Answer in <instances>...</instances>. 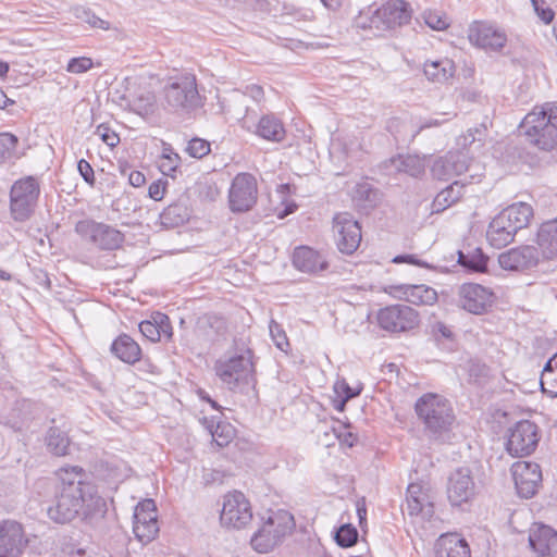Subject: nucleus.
<instances>
[{"label":"nucleus","mask_w":557,"mask_h":557,"mask_svg":"<svg viewBox=\"0 0 557 557\" xmlns=\"http://www.w3.org/2000/svg\"><path fill=\"white\" fill-rule=\"evenodd\" d=\"M294 267L305 273H317L327 268V261L317 250L308 246H299L293 252Z\"/></svg>","instance_id":"obj_26"},{"label":"nucleus","mask_w":557,"mask_h":557,"mask_svg":"<svg viewBox=\"0 0 557 557\" xmlns=\"http://www.w3.org/2000/svg\"><path fill=\"white\" fill-rule=\"evenodd\" d=\"M470 157L468 151L455 150L448 151L444 157L435 160L431 168L432 175L437 180L447 181L454 176H459L469 171Z\"/></svg>","instance_id":"obj_22"},{"label":"nucleus","mask_w":557,"mask_h":557,"mask_svg":"<svg viewBox=\"0 0 557 557\" xmlns=\"http://www.w3.org/2000/svg\"><path fill=\"white\" fill-rule=\"evenodd\" d=\"M435 557H471V550L468 542L458 534H442L435 543Z\"/></svg>","instance_id":"obj_28"},{"label":"nucleus","mask_w":557,"mask_h":557,"mask_svg":"<svg viewBox=\"0 0 557 557\" xmlns=\"http://www.w3.org/2000/svg\"><path fill=\"white\" fill-rule=\"evenodd\" d=\"M206 428L210 432L213 442L219 447L227 446L235 436L234 426L222 420L215 421V418L205 419Z\"/></svg>","instance_id":"obj_33"},{"label":"nucleus","mask_w":557,"mask_h":557,"mask_svg":"<svg viewBox=\"0 0 557 557\" xmlns=\"http://www.w3.org/2000/svg\"><path fill=\"white\" fill-rule=\"evenodd\" d=\"M487 260V257L482 252L480 248H475L468 252H458L459 264L472 272L486 271Z\"/></svg>","instance_id":"obj_38"},{"label":"nucleus","mask_w":557,"mask_h":557,"mask_svg":"<svg viewBox=\"0 0 557 557\" xmlns=\"http://www.w3.org/2000/svg\"><path fill=\"white\" fill-rule=\"evenodd\" d=\"M139 331L143 334V336L148 338L150 342L156 343L161 341L162 338L153 319L141 321L139 323Z\"/></svg>","instance_id":"obj_57"},{"label":"nucleus","mask_w":557,"mask_h":557,"mask_svg":"<svg viewBox=\"0 0 557 557\" xmlns=\"http://www.w3.org/2000/svg\"><path fill=\"white\" fill-rule=\"evenodd\" d=\"M535 242L543 261L557 258V216L540 225Z\"/></svg>","instance_id":"obj_24"},{"label":"nucleus","mask_w":557,"mask_h":557,"mask_svg":"<svg viewBox=\"0 0 557 557\" xmlns=\"http://www.w3.org/2000/svg\"><path fill=\"white\" fill-rule=\"evenodd\" d=\"M394 290V295L399 298H404L406 301L411 302L413 305L420 306H430L436 302L437 293L434 288L426 286L424 284L420 285H409L401 284L392 286Z\"/></svg>","instance_id":"obj_25"},{"label":"nucleus","mask_w":557,"mask_h":557,"mask_svg":"<svg viewBox=\"0 0 557 557\" xmlns=\"http://www.w3.org/2000/svg\"><path fill=\"white\" fill-rule=\"evenodd\" d=\"M59 478H60V482H61L59 487H64L65 485H67V483H76V482H81L82 485H94L92 483L87 482L85 480V472H84L83 468L77 467V466L70 467V468H61L59 470Z\"/></svg>","instance_id":"obj_43"},{"label":"nucleus","mask_w":557,"mask_h":557,"mask_svg":"<svg viewBox=\"0 0 557 557\" xmlns=\"http://www.w3.org/2000/svg\"><path fill=\"white\" fill-rule=\"evenodd\" d=\"M210 143L201 138H193L188 141L186 152L197 159H201L210 152Z\"/></svg>","instance_id":"obj_49"},{"label":"nucleus","mask_w":557,"mask_h":557,"mask_svg":"<svg viewBox=\"0 0 557 557\" xmlns=\"http://www.w3.org/2000/svg\"><path fill=\"white\" fill-rule=\"evenodd\" d=\"M530 547L539 557L557 554V532L546 524H534L529 534Z\"/></svg>","instance_id":"obj_23"},{"label":"nucleus","mask_w":557,"mask_h":557,"mask_svg":"<svg viewBox=\"0 0 557 557\" xmlns=\"http://www.w3.org/2000/svg\"><path fill=\"white\" fill-rule=\"evenodd\" d=\"M376 321L381 329L391 333H400L418 326L419 314L407 305H392L377 311Z\"/></svg>","instance_id":"obj_13"},{"label":"nucleus","mask_w":557,"mask_h":557,"mask_svg":"<svg viewBox=\"0 0 557 557\" xmlns=\"http://www.w3.org/2000/svg\"><path fill=\"white\" fill-rule=\"evenodd\" d=\"M533 9L536 15L545 23L549 24L553 22L555 13L554 11L546 5L545 0H531Z\"/></svg>","instance_id":"obj_54"},{"label":"nucleus","mask_w":557,"mask_h":557,"mask_svg":"<svg viewBox=\"0 0 557 557\" xmlns=\"http://www.w3.org/2000/svg\"><path fill=\"white\" fill-rule=\"evenodd\" d=\"M511 471L519 496L533 497L542 483L541 467L531 461H518L513 463Z\"/></svg>","instance_id":"obj_19"},{"label":"nucleus","mask_w":557,"mask_h":557,"mask_svg":"<svg viewBox=\"0 0 557 557\" xmlns=\"http://www.w3.org/2000/svg\"><path fill=\"white\" fill-rule=\"evenodd\" d=\"M252 357V351L247 348L220 358L214 364L215 374L230 391L248 392L257 383Z\"/></svg>","instance_id":"obj_5"},{"label":"nucleus","mask_w":557,"mask_h":557,"mask_svg":"<svg viewBox=\"0 0 557 557\" xmlns=\"http://www.w3.org/2000/svg\"><path fill=\"white\" fill-rule=\"evenodd\" d=\"M414 411L429 438L443 440L450 432L455 422L451 404L444 396L426 393L419 397Z\"/></svg>","instance_id":"obj_2"},{"label":"nucleus","mask_w":557,"mask_h":557,"mask_svg":"<svg viewBox=\"0 0 557 557\" xmlns=\"http://www.w3.org/2000/svg\"><path fill=\"white\" fill-rule=\"evenodd\" d=\"M149 518L158 519L156 503L150 498L137 504L134 511V522H141Z\"/></svg>","instance_id":"obj_47"},{"label":"nucleus","mask_w":557,"mask_h":557,"mask_svg":"<svg viewBox=\"0 0 557 557\" xmlns=\"http://www.w3.org/2000/svg\"><path fill=\"white\" fill-rule=\"evenodd\" d=\"M539 441L537 425L529 420H521L509 430L506 449L512 457L528 456L535 450Z\"/></svg>","instance_id":"obj_14"},{"label":"nucleus","mask_w":557,"mask_h":557,"mask_svg":"<svg viewBox=\"0 0 557 557\" xmlns=\"http://www.w3.org/2000/svg\"><path fill=\"white\" fill-rule=\"evenodd\" d=\"M152 319L160 332L161 337L166 339L172 337V325L169 317L164 313L157 312L152 315Z\"/></svg>","instance_id":"obj_55"},{"label":"nucleus","mask_w":557,"mask_h":557,"mask_svg":"<svg viewBox=\"0 0 557 557\" xmlns=\"http://www.w3.org/2000/svg\"><path fill=\"white\" fill-rule=\"evenodd\" d=\"M341 445L351 448L358 442L357 434L352 433L348 428H344L337 435Z\"/></svg>","instance_id":"obj_60"},{"label":"nucleus","mask_w":557,"mask_h":557,"mask_svg":"<svg viewBox=\"0 0 557 557\" xmlns=\"http://www.w3.org/2000/svg\"><path fill=\"white\" fill-rule=\"evenodd\" d=\"M543 262L539 249L533 245L510 248L498 256L502 269L512 272H525Z\"/></svg>","instance_id":"obj_15"},{"label":"nucleus","mask_w":557,"mask_h":557,"mask_svg":"<svg viewBox=\"0 0 557 557\" xmlns=\"http://www.w3.org/2000/svg\"><path fill=\"white\" fill-rule=\"evenodd\" d=\"M181 158L174 152L171 146H164L159 161V169L163 174L175 172L180 165Z\"/></svg>","instance_id":"obj_44"},{"label":"nucleus","mask_w":557,"mask_h":557,"mask_svg":"<svg viewBox=\"0 0 557 557\" xmlns=\"http://www.w3.org/2000/svg\"><path fill=\"white\" fill-rule=\"evenodd\" d=\"M77 170H78L81 176L83 177V180L87 184H89V185L95 184V173H94V170L88 161H86L85 159H81L77 162Z\"/></svg>","instance_id":"obj_58"},{"label":"nucleus","mask_w":557,"mask_h":557,"mask_svg":"<svg viewBox=\"0 0 557 557\" xmlns=\"http://www.w3.org/2000/svg\"><path fill=\"white\" fill-rule=\"evenodd\" d=\"M411 18L410 4L405 0H388L381 7L369 5L360 12L359 26L386 30L406 24Z\"/></svg>","instance_id":"obj_7"},{"label":"nucleus","mask_w":557,"mask_h":557,"mask_svg":"<svg viewBox=\"0 0 557 557\" xmlns=\"http://www.w3.org/2000/svg\"><path fill=\"white\" fill-rule=\"evenodd\" d=\"M133 531L139 542L143 544L150 543L159 533L158 519L149 518L141 522H134Z\"/></svg>","instance_id":"obj_41"},{"label":"nucleus","mask_w":557,"mask_h":557,"mask_svg":"<svg viewBox=\"0 0 557 557\" xmlns=\"http://www.w3.org/2000/svg\"><path fill=\"white\" fill-rule=\"evenodd\" d=\"M258 199L256 177L250 173H238L232 181L228 190V205L234 213L251 210Z\"/></svg>","instance_id":"obj_11"},{"label":"nucleus","mask_w":557,"mask_h":557,"mask_svg":"<svg viewBox=\"0 0 557 557\" xmlns=\"http://www.w3.org/2000/svg\"><path fill=\"white\" fill-rule=\"evenodd\" d=\"M486 136V128L480 125L474 128H469L465 135L457 138V146L459 150L466 151L468 147H471L475 143H479L478 147L482 145Z\"/></svg>","instance_id":"obj_42"},{"label":"nucleus","mask_w":557,"mask_h":557,"mask_svg":"<svg viewBox=\"0 0 557 557\" xmlns=\"http://www.w3.org/2000/svg\"><path fill=\"white\" fill-rule=\"evenodd\" d=\"M188 220L189 210L184 203L181 202H175L168 206L160 213V223L168 228H173L183 225Z\"/></svg>","instance_id":"obj_34"},{"label":"nucleus","mask_w":557,"mask_h":557,"mask_svg":"<svg viewBox=\"0 0 557 557\" xmlns=\"http://www.w3.org/2000/svg\"><path fill=\"white\" fill-rule=\"evenodd\" d=\"M75 232L81 238L100 250H115L124 243L125 236L117 228L91 219H84L75 224Z\"/></svg>","instance_id":"obj_10"},{"label":"nucleus","mask_w":557,"mask_h":557,"mask_svg":"<svg viewBox=\"0 0 557 557\" xmlns=\"http://www.w3.org/2000/svg\"><path fill=\"white\" fill-rule=\"evenodd\" d=\"M27 543L20 522L15 520L0 522V557H21Z\"/></svg>","instance_id":"obj_20"},{"label":"nucleus","mask_w":557,"mask_h":557,"mask_svg":"<svg viewBox=\"0 0 557 557\" xmlns=\"http://www.w3.org/2000/svg\"><path fill=\"white\" fill-rule=\"evenodd\" d=\"M475 493L476 485L472 471L468 467H460L450 473L447 483V497L453 506L469 503Z\"/></svg>","instance_id":"obj_17"},{"label":"nucleus","mask_w":557,"mask_h":557,"mask_svg":"<svg viewBox=\"0 0 557 557\" xmlns=\"http://www.w3.org/2000/svg\"><path fill=\"white\" fill-rule=\"evenodd\" d=\"M255 133L269 141L280 143L285 137V128L281 120L274 115L262 116L257 126Z\"/></svg>","instance_id":"obj_32"},{"label":"nucleus","mask_w":557,"mask_h":557,"mask_svg":"<svg viewBox=\"0 0 557 557\" xmlns=\"http://www.w3.org/2000/svg\"><path fill=\"white\" fill-rule=\"evenodd\" d=\"M358 540V531L351 524H343L335 532V541L341 547H350Z\"/></svg>","instance_id":"obj_46"},{"label":"nucleus","mask_w":557,"mask_h":557,"mask_svg":"<svg viewBox=\"0 0 557 557\" xmlns=\"http://www.w3.org/2000/svg\"><path fill=\"white\" fill-rule=\"evenodd\" d=\"M357 516L359 518L360 524L367 519V508L364 500H358L356 505Z\"/></svg>","instance_id":"obj_64"},{"label":"nucleus","mask_w":557,"mask_h":557,"mask_svg":"<svg viewBox=\"0 0 557 557\" xmlns=\"http://www.w3.org/2000/svg\"><path fill=\"white\" fill-rule=\"evenodd\" d=\"M269 330L275 346L286 352L289 348V342L282 326L275 321H271Z\"/></svg>","instance_id":"obj_50"},{"label":"nucleus","mask_w":557,"mask_h":557,"mask_svg":"<svg viewBox=\"0 0 557 557\" xmlns=\"http://www.w3.org/2000/svg\"><path fill=\"white\" fill-rule=\"evenodd\" d=\"M128 182L134 187H140L146 183V177L140 171H132L128 175Z\"/></svg>","instance_id":"obj_63"},{"label":"nucleus","mask_w":557,"mask_h":557,"mask_svg":"<svg viewBox=\"0 0 557 557\" xmlns=\"http://www.w3.org/2000/svg\"><path fill=\"white\" fill-rule=\"evenodd\" d=\"M471 181L459 180L455 181L453 184L441 190L434 198L432 202V213H441L455 202H457L462 196V188L473 181L480 182L481 175L471 174Z\"/></svg>","instance_id":"obj_27"},{"label":"nucleus","mask_w":557,"mask_h":557,"mask_svg":"<svg viewBox=\"0 0 557 557\" xmlns=\"http://www.w3.org/2000/svg\"><path fill=\"white\" fill-rule=\"evenodd\" d=\"M354 200L366 209L374 208L380 201V193L368 182L358 183L354 189Z\"/></svg>","instance_id":"obj_39"},{"label":"nucleus","mask_w":557,"mask_h":557,"mask_svg":"<svg viewBox=\"0 0 557 557\" xmlns=\"http://www.w3.org/2000/svg\"><path fill=\"white\" fill-rule=\"evenodd\" d=\"M388 168L398 173H406L412 177H419L425 171V163L423 158L416 154H398L389 159Z\"/></svg>","instance_id":"obj_31"},{"label":"nucleus","mask_w":557,"mask_h":557,"mask_svg":"<svg viewBox=\"0 0 557 557\" xmlns=\"http://www.w3.org/2000/svg\"><path fill=\"white\" fill-rule=\"evenodd\" d=\"M40 183L35 176L28 175L13 183L10 189V214L14 221H27L38 203Z\"/></svg>","instance_id":"obj_9"},{"label":"nucleus","mask_w":557,"mask_h":557,"mask_svg":"<svg viewBox=\"0 0 557 557\" xmlns=\"http://www.w3.org/2000/svg\"><path fill=\"white\" fill-rule=\"evenodd\" d=\"M519 128L527 141L544 151L557 146V103L536 106L521 121Z\"/></svg>","instance_id":"obj_3"},{"label":"nucleus","mask_w":557,"mask_h":557,"mask_svg":"<svg viewBox=\"0 0 557 557\" xmlns=\"http://www.w3.org/2000/svg\"><path fill=\"white\" fill-rule=\"evenodd\" d=\"M94 62L88 57H77L69 60L66 71L73 74H82L89 71Z\"/></svg>","instance_id":"obj_53"},{"label":"nucleus","mask_w":557,"mask_h":557,"mask_svg":"<svg viewBox=\"0 0 557 557\" xmlns=\"http://www.w3.org/2000/svg\"><path fill=\"white\" fill-rule=\"evenodd\" d=\"M541 389L550 397H557V352L547 360L540 379Z\"/></svg>","instance_id":"obj_36"},{"label":"nucleus","mask_w":557,"mask_h":557,"mask_svg":"<svg viewBox=\"0 0 557 557\" xmlns=\"http://www.w3.org/2000/svg\"><path fill=\"white\" fill-rule=\"evenodd\" d=\"M96 134L101 140L111 148H114L120 143L117 134L108 127L106 124H100L96 128Z\"/></svg>","instance_id":"obj_56"},{"label":"nucleus","mask_w":557,"mask_h":557,"mask_svg":"<svg viewBox=\"0 0 557 557\" xmlns=\"http://www.w3.org/2000/svg\"><path fill=\"white\" fill-rule=\"evenodd\" d=\"M18 138L11 133H0V163L14 162L21 158Z\"/></svg>","instance_id":"obj_40"},{"label":"nucleus","mask_w":557,"mask_h":557,"mask_svg":"<svg viewBox=\"0 0 557 557\" xmlns=\"http://www.w3.org/2000/svg\"><path fill=\"white\" fill-rule=\"evenodd\" d=\"M393 262L394 263H409V264L418 265L421 268H428V269L431 268V265L428 262L418 259L414 255H398V256L394 257Z\"/></svg>","instance_id":"obj_62"},{"label":"nucleus","mask_w":557,"mask_h":557,"mask_svg":"<svg viewBox=\"0 0 557 557\" xmlns=\"http://www.w3.org/2000/svg\"><path fill=\"white\" fill-rule=\"evenodd\" d=\"M104 507L106 503L98 495L95 485L67 483L64 487H58L54 499L47 507V515L52 521L63 524L78 516L87 519L102 512Z\"/></svg>","instance_id":"obj_1"},{"label":"nucleus","mask_w":557,"mask_h":557,"mask_svg":"<svg viewBox=\"0 0 557 557\" xmlns=\"http://www.w3.org/2000/svg\"><path fill=\"white\" fill-rule=\"evenodd\" d=\"M74 13L77 18L89 24L94 28H100L104 30L110 28V23L97 16L94 12H91L90 9L77 7L75 8Z\"/></svg>","instance_id":"obj_45"},{"label":"nucleus","mask_w":557,"mask_h":557,"mask_svg":"<svg viewBox=\"0 0 557 557\" xmlns=\"http://www.w3.org/2000/svg\"><path fill=\"white\" fill-rule=\"evenodd\" d=\"M422 16L425 24L434 30H444L449 26V20L443 12L429 10Z\"/></svg>","instance_id":"obj_48"},{"label":"nucleus","mask_w":557,"mask_h":557,"mask_svg":"<svg viewBox=\"0 0 557 557\" xmlns=\"http://www.w3.org/2000/svg\"><path fill=\"white\" fill-rule=\"evenodd\" d=\"M336 244L341 252L351 255L361 242V226L350 213L342 212L334 216Z\"/></svg>","instance_id":"obj_16"},{"label":"nucleus","mask_w":557,"mask_h":557,"mask_svg":"<svg viewBox=\"0 0 557 557\" xmlns=\"http://www.w3.org/2000/svg\"><path fill=\"white\" fill-rule=\"evenodd\" d=\"M459 305L470 313L482 314L493 304V292L480 284L465 283L458 290Z\"/></svg>","instance_id":"obj_21"},{"label":"nucleus","mask_w":557,"mask_h":557,"mask_svg":"<svg viewBox=\"0 0 557 557\" xmlns=\"http://www.w3.org/2000/svg\"><path fill=\"white\" fill-rule=\"evenodd\" d=\"M252 520L250 503L242 492L228 493L224 496L220 515L221 524L228 529L240 530Z\"/></svg>","instance_id":"obj_12"},{"label":"nucleus","mask_w":557,"mask_h":557,"mask_svg":"<svg viewBox=\"0 0 557 557\" xmlns=\"http://www.w3.org/2000/svg\"><path fill=\"white\" fill-rule=\"evenodd\" d=\"M446 120L437 119V117H428L419 121H410V133L411 138L413 139L417 135H419L422 131L431 127L441 126Z\"/></svg>","instance_id":"obj_52"},{"label":"nucleus","mask_w":557,"mask_h":557,"mask_svg":"<svg viewBox=\"0 0 557 557\" xmlns=\"http://www.w3.org/2000/svg\"><path fill=\"white\" fill-rule=\"evenodd\" d=\"M467 36L471 45L485 50L498 51L507 42L503 30L483 21H473L468 27Z\"/></svg>","instance_id":"obj_18"},{"label":"nucleus","mask_w":557,"mask_h":557,"mask_svg":"<svg viewBox=\"0 0 557 557\" xmlns=\"http://www.w3.org/2000/svg\"><path fill=\"white\" fill-rule=\"evenodd\" d=\"M362 387H350L349 384L343 379L337 380L334 384V392L338 397H343L344 401H348L360 395Z\"/></svg>","instance_id":"obj_51"},{"label":"nucleus","mask_w":557,"mask_h":557,"mask_svg":"<svg viewBox=\"0 0 557 557\" xmlns=\"http://www.w3.org/2000/svg\"><path fill=\"white\" fill-rule=\"evenodd\" d=\"M409 128L410 129V121L404 122L398 117L391 119L387 123V129L391 132L395 137H398L403 134V131Z\"/></svg>","instance_id":"obj_61"},{"label":"nucleus","mask_w":557,"mask_h":557,"mask_svg":"<svg viewBox=\"0 0 557 557\" xmlns=\"http://www.w3.org/2000/svg\"><path fill=\"white\" fill-rule=\"evenodd\" d=\"M407 510L410 516H418L428 509L431 511V504L426 500V496L419 484H409L407 488Z\"/></svg>","instance_id":"obj_35"},{"label":"nucleus","mask_w":557,"mask_h":557,"mask_svg":"<svg viewBox=\"0 0 557 557\" xmlns=\"http://www.w3.org/2000/svg\"><path fill=\"white\" fill-rule=\"evenodd\" d=\"M456 67L453 60L448 58L431 61L423 64V73L430 82L446 83L455 74Z\"/></svg>","instance_id":"obj_30"},{"label":"nucleus","mask_w":557,"mask_h":557,"mask_svg":"<svg viewBox=\"0 0 557 557\" xmlns=\"http://www.w3.org/2000/svg\"><path fill=\"white\" fill-rule=\"evenodd\" d=\"M164 100L174 111L191 112L202 106V98L193 74H182L172 78L164 87Z\"/></svg>","instance_id":"obj_8"},{"label":"nucleus","mask_w":557,"mask_h":557,"mask_svg":"<svg viewBox=\"0 0 557 557\" xmlns=\"http://www.w3.org/2000/svg\"><path fill=\"white\" fill-rule=\"evenodd\" d=\"M111 352L121 361L134 364L141 358L140 346L127 334L119 335L111 344Z\"/></svg>","instance_id":"obj_29"},{"label":"nucleus","mask_w":557,"mask_h":557,"mask_svg":"<svg viewBox=\"0 0 557 557\" xmlns=\"http://www.w3.org/2000/svg\"><path fill=\"white\" fill-rule=\"evenodd\" d=\"M294 528V516L289 511L271 510L262 525L251 536V547L260 554L269 553L290 534Z\"/></svg>","instance_id":"obj_6"},{"label":"nucleus","mask_w":557,"mask_h":557,"mask_svg":"<svg viewBox=\"0 0 557 557\" xmlns=\"http://www.w3.org/2000/svg\"><path fill=\"white\" fill-rule=\"evenodd\" d=\"M533 216V209L525 202H517L500 211L490 223L486 238L495 248L510 244L516 234L527 227Z\"/></svg>","instance_id":"obj_4"},{"label":"nucleus","mask_w":557,"mask_h":557,"mask_svg":"<svg viewBox=\"0 0 557 557\" xmlns=\"http://www.w3.org/2000/svg\"><path fill=\"white\" fill-rule=\"evenodd\" d=\"M48 449L55 456H65L70 446L66 433L57 426L49 428L46 436Z\"/></svg>","instance_id":"obj_37"},{"label":"nucleus","mask_w":557,"mask_h":557,"mask_svg":"<svg viewBox=\"0 0 557 557\" xmlns=\"http://www.w3.org/2000/svg\"><path fill=\"white\" fill-rule=\"evenodd\" d=\"M168 182H163L162 180H158L150 184L148 188V195L153 200H161L165 194V186Z\"/></svg>","instance_id":"obj_59"}]
</instances>
